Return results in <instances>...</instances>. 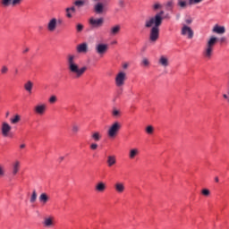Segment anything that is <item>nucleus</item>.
I'll return each mask as SVG.
<instances>
[{
    "label": "nucleus",
    "mask_w": 229,
    "mask_h": 229,
    "mask_svg": "<svg viewBox=\"0 0 229 229\" xmlns=\"http://www.w3.org/2000/svg\"><path fill=\"white\" fill-rule=\"evenodd\" d=\"M215 182H219V177H215Z\"/></svg>",
    "instance_id": "5fc2aeb1"
},
{
    "label": "nucleus",
    "mask_w": 229,
    "mask_h": 229,
    "mask_svg": "<svg viewBox=\"0 0 229 229\" xmlns=\"http://www.w3.org/2000/svg\"><path fill=\"white\" fill-rule=\"evenodd\" d=\"M64 157H59V162H64Z\"/></svg>",
    "instance_id": "864d4df0"
},
{
    "label": "nucleus",
    "mask_w": 229,
    "mask_h": 229,
    "mask_svg": "<svg viewBox=\"0 0 229 229\" xmlns=\"http://www.w3.org/2000/svg\"><path fill=\"white\" fill-rule=\"evenodd\" d=\"M146 131L148 135H151L153 133V131H155V129L153 128V126L148 125L146 128Z\"/></svg>",
    "instance_id": "72a5a7b5"
},
{
    "label": "nucleus",
    "mask_w": 229,
    "mask_h": 229,
    "mask_svg": "<svg viewBox=\"0 0 229 229\" xmlns=\"http://www.w3.org/2000/svg\"><path fill=\"white\" fill-rule=\"evenodd\" d=\"M20 169H21V162L20 161H15L13 164V166H12V174H13V176H15L17 174V173H19Z\"/></svg>",
    "instance_id": "f3484780"
},
{
    "label": "nucleus",
    "mask_w": 229,
    "mask_h": 229,
    "mask_svg": "<svg viewBox=\"0 0 229 229\" xmlns=\"http://www.w3.org/2000/svg\"><path fill=\"white\" fill-rule=\"evenodd\" d=\"M126 79V72L123 71L119 72L114 78L115 86L119 89H121V87H124Z\"/></svg>",
    "instance_id": "423d86ee"
},
{
    "label": "nucleus",
    "mask_w": 229,
    "mask_h": 229,
    "mask_svg": "<svg viewBox=\"0 0 229 229\" xmlns=\"http://www.w3.org/2000/svg\"><path fill=\"white\" fill-rule=\"evenodd\" d=\"M80 131V125H78L77 123H73L72 125V132L73 133V135H76V133H78Z\"/></svg>",
    "instance_id": "c85d7f7f"
},
{
    "label": "nucleus",
    "mask_w": 229,
    "mask_h": 229,
    "mask_svg": "<svg viewBox=\"0 0 229 229\" xmlns=\"http://www.w3.org/2000/svg\"><path fill=\"white\" fill-rule=\"evenodd\" d=\"M76 30H77L78 33H81V31H83V24L78 23L76 26Z\"/></svg>",
    "instance_id": "e433bc0d"
},
{
    "label": "nucleus",
    "mask_w": 229,
    "mask_h": 229,
    "mask_svg": "<svg viewBox=\"0 0 229 229\" xmlns=\"http://www.w3.org/2000/svg\"><path fill=\"white\" fill-rule=\"evenodd\" d=\"M112 115L114 117H121V111L117 110L116 108L113 109Z\"/></svg>",
    "instance_id": "2f4dec72"
},
{
    "label": "nucleus",
    "mask_w": 229,
    "mask_h": 229,
    "mask_svg": "<svg viewBox=\"0 0 229 229\" xmlns=\"http://www.w3.org/2000/svg\"><path fill=\"white\" fill-rule=\"evenodd\" d=\"M128 67H130V64H128V63H123V69L126 70V69H128Z\"/></svg>",
    "instance_id": "a18cd8bd"
},
{
    "label": "nucleus",
    "mask_w": 229,
    "mask_h": 229,
    "mask_svg": "<svg viewBox=\"0 0 229 229\" xmlns=\"http://www.w3.org/2000/svg\"><path fill=\"white\" fill-rule=\"evenodd\" d=\"M8 115H10V113H9V112L6 113V117H8Z\"/></svg>",
    "instance_id": "4d7b16f0"
},
{
    "label": "nucleus",
    "mask_w": 229,
    "mask_h": 229,
    "mask_svg": "<svg viewBox=\"0 0 229 229\" xmlns=\"http://www.w3.org/2000/svg\"><path fill=\"white\" fill-rule=\"evenodd\" d=\"M21 122V116L19 114H15L13 118H11L12 124H17Z\"/></svg>",
    "instance_id": "cd10ccee"
},
{
    "label": "nucleus",
    "mask_w": 229,
    "mask_h": 229,
    "mask_svg": "<svg viewBox=\"0 0 229 229\" xmlns=\"http://www.w3.org/2000/svg\"><path fill=\"white\" fill-rule=\"evenodd\" d=\"M28 51H30V48H26L23 53H28Z\"/></svg>",
    "instance_id": "6e6d98bb"
},
{
    "label": "nucleus",
    "mask_w": 229,
    "mask_h": 229,
    "mask_svg": "<svg viewBox=\"0 0 229 229\" xmlns=\"http://www.w3.org/2000/svg\"><path fill=\"white\" fill-rule=\"evenodd\" d=\"M30 203H35V201H37V191L36 190H34L33 191H32V195H31V197H30Z\"/></svg>",
    "instance_id": "7c9ffc66"
},
{
    "label": "nucleus",
    "mask_w": 229,
    "mask_h": 229,
    "mask_svg": "<svg viewBox=\"0 0 229 229\" xmlns=\"http://www.w3.org/2000/svg\"><path fill=\"white\" fill-rule=\"evenodd\" d=\"M12 131V126L8 123H3L2 124V135L3 137H8V134Z\"/></svg>",
    "instance_id": "4468645a"
},
{
    "label": "nucleus",
    "mask_w": 229,
    "mask_h": 229,
    "mask_svg": "<svg viewBox=\"0 0 229 229\" xmlns=\"http://www.w3.org/2000/svg\"><path fill=\"white\" fill-rule=\"evenodd\" d=\"M118 5L121 8H124V0H118Z\"/></svg>",
    "instance_id": "37998d69"
},
{
    "label": "nucleus",
    "mask_w": 229,
    "mask_h": 229,
    "mask_svg": "<svg viewBox=\"0 0 229 229\" xmlns=\"http://www.w3.org/2000/svg\"><path fill=\"white\" fill-rule=\"evenodd\" d=\"M43 225L44 226H47V227L53 226V218L52 217L45 218Z\"/></svg>",
    "instance_id": "bb28decb"
},
{
    "label": "nucleus",
    "mask_w": 229,
    "mask_h": 229,
    "mask_svg": "<svg viewBox=\"0 0 229 229\" xmlns=\"http://www.w3.org/2000/svg\"><path fill=\"white\" fill-rule=\"evenodd\" d=\"M106 164L108 167L115 165V164H117V159L115 158V156H108Z\"/></svg>",
    "instance_id": "4be33fe9"
},
{
    "label": "nucleus",
    "mask_w": 229,
    "mask_h": 229,
    "mask_svg": "<svg viewBox=\"0 0 229 229\" xmlns=\"http://www.w3.org/2000/svg\"><path fill=\"white\" fill-rule=\"evenodd\" d=\"M121 128H123L121 123H113L107 130V136L109 137V139H115V137H117V133H119V131H121Z\"/></svg>",
    "instance_id": "20e7f679"
},
{
    "label": "nucleus",
    "mask_w": 229,
    "mask_h": 229,
    "mask_svg": "<svg viewBox=\"0 0 229 229\" xmlns=\"http://www.w3.org/2000/svg\"><path fill=\"white\" fill-rule=\"evenodd\" d=\"M104 23L105 19L103 18L95 19L94 17H91L89 19V24L91 25V28H101Z\"/></svg>",
    "instance_id": "9d476101"
},
{
    "label": "nucleus",
    "mask_w": 229,
    "mask_h": 229,
    "mask_svg": "<svg viewBox=\"0 0 229 229\" xmlns=\"http://www.w3.org/2000/svg\"><path fill=\"white\" fill-rule=\"evenodd\" d=\"M181 35H182L183 37H187V38L191 39L194 37V30H192L191 27L183 25L181 30Z\"/></svg>",
    "instance_id": "6e6552de"
},
{
    "label": "nucleus",
    "mask_w": 229,
    "mask_h": 229,
    "mask_svg": "<svg viewBox=\"0 0 229 229\" xmlns=\"http://www.w3.org/2000/svg\"><path fill=\"white\" fill-rule=\"evenodd\" d=\"M57 101H58V98H56L55 95H52L48 99V102L50 103V105H55V103H56Z\"/></svg>",
    "instance_id": "c756f323"
},
{
    "label": "nucleus",
    "mask_w": 229,
    "mask_h": 229,
    "mask_svg": "<svg viewBox=\"0 0 229 229\" xmlns=\"http://www.w3.org/2000/svg\"><path fill=\"white\" fill-rule=\"evenodd\" d=\"M74 4H75V6H83L84 4H85V1L84 0H76L75 2H74Z\"/></svg>",
    "instance_id": "f704fd0d"
},
{
    "label": "nucleus",
    "mask_w": 229,
    "mask_h": 229,
    "mask_svg": "<svg viewBox=\"0 0 229 229\" xmlns=\"http://www.w3.org/2000/svg\"><path fill=\"white\" fill-rule=\"evenodd\" d=\"M16 72H19V71H18V70H16Z\"/></svg>",
    "instance_id": "13d9d810"
},
{
    "label": "nucleus",
    "mask_w": 229,
    "mask_h": 229,
    "mask_svg": "<svg viewBox=\"0 0 229 229\" xmlns=\"http://www.w3.org/2000/svg\"><path fill=\"white\" fill-rule=\"evenodd\" d=\"M220 42H222V43H223V42H226V38H225V37L221 38H220Z\"/></svg>",
    "instance_id": "8fccbe9b"
},
{
    "label": "nucleus",
    "mask_w": 229,
    "mask_h": 229,
    "mask_svg": "<svg viewBox=\"0 0 229 229\" xmlns=\"http://www.w3.org/2000/svg\"><path fill=\"white\" fill-rule=\"evenodd\" d=\"M66 12H76V8L74 6L66 8Z\"/></svg>",
    "instance_id": "c03bdc74"
},
{
    "label": "nucleus",
    "mask_w": 229,
    "mask_h": 229,
    "mask_svg": "<svg viewBox=\"0 0 229 229\" xmlns=\"http://www.w3.org/2000/svg\"><path fill=\"white\" fill-rule=\"evenodd\" d=\"M140 153V152L139 148H131L129 151V158L131 160H133L136 157H139Z\"/></svg>",
    "instance_id": "6ab92c4d"
},
{
    "label": "nucleus",
    "mask_w": 229,
    "mask_h": 229,
    "mask_svg": "<svg viewBox=\"0 0 229 229\" xmlns=\"http://www.w3.org/2000/svg\"><path fill=\"white\" fill-rule=\"evenodd\" d=\"M0 4L3 8H8V6H13V0H0Z\"/></svg>",
    "instance_id": "393cba45"
},
{
    "label": "nucleus",
    "mask_w": 229,
    "mask_h": 229,
    "mask_svg": "<svg viewBox=\"0 0 229 229\" xmlns=\"http://www.w3.org/2000/svg\"><path fill=\"white\" fill-rule=\"evenodd\" d=\"M91 139H93L95 142H99V140H101V133L99 131L93 132Z\"/></svg>",
    "instance_id": "a878e982"
},
{
    "label": "nucleus",
    "mask_w": 229,
    "mask_h": 229,
    "mask_svg": "<svg viewBox=\"0 0 229 229\" xmlns=\"http://www.w3.org/2000/svg\"><path fill=\"white\" fill-rule=\"evenodd\" d=\"M39 202L41 205H46L47 201H49V196L47 193H41L38 198Z\"/></svg>",
    "instance_id": "5701e85b"
},
{
    "label": "nucleus",
    "mask_w": 229,
    "mask_h": 229,
    "mask_svg": "<svg viewBox=\"0 0 229 229\" xmlns=\"http://www.w3.org/2000/svg\"><path fill=\"white\" fill-rule=\"evenodd\" d=\"M164 11H160L156 13L154 16H150L147 18L144 21V28L149 30V42H157L158 38H160V27L162 26V22H164V19H171V15L169 13L164 15Z\"/></svg>",
    "instance_id": "f257e3e1"
},
{
    "label": "nucleus",
    "mask_w": 229,
    "mask_h": 229,
    "mask_svg": "<svg viewBox=\"0 0 229 229\" xmlns=\"http://www.w3.org/2000/svg\"><path fill=\"white\" fill-rule=\"evenodd\" d=\"M90 149H92L93 151H96V149H98V144L97 143H92L90 145Z\"/></svg>",
    "instance_id": "79ce46f5"
},
{
    "label": "nucleus",
    "mask_w": 229,
    "mask_h": 229,
    "mask_svg": "<svg viewBox=\"0 0 229 229\" xmlns=\"http://www.w3.org/2000/svg\"><path fill=\"white\" fill-rule=\"evenodd\" d=\"M46 108H47L46 104L37 105L34 107V112L35 114H38V115H44V114H46Z\"/></svg>",
    "instance_id": "ddd939ff"
},
{
    "label": "nucleus",
    "mask_w": 229,
    "mask_h": 229,
    "mask_svg": "<svg viewBox=\"0 0 229 229\" xmlns=\"http://www.w3.org/2000/svg\"><path fill=\"white\" fill-rule=\"evenodd\" d=\"M95 51L97 55L102 56L103 55L106 54V51H108V44L100 43L96 45Z\"/></svg>",
    "instance_id": "1a4fd4ad"
},
{
    "label": "nucleus",
    "mask_w": 229,
    "mask_h": 229,
    "mask_svg": "<svg viewBox=\"0 0 229 229\" xmlns=\"http://www.w3.org/2000/svg\"><path fill=\"white\" fill-rule=\"evenodd\" d=\"M24 89L25 90L29 93L31 94V91L33 90V83L31 81H28L25 84H24Z\"/></svg>",
    "instance_id": "b1692460"
},
{
    "label": "nucleus",
    "mask_w": 229,
    "mask_h": 229,
    "mask_svg": "<svg viewBox=\"0 0 229 229\" xmlns=\"http://www.w3.org/2000/svg\"><path fill=\"white\" fill-rule=\"evenodd\" d=\"M217 44V38L212 36L207 42L206 47L203 50V56L208 60L212 58V55L214 54V46Z\"/></svg>",
    "instance_id": "7ed1b4c3"
},
{
    "label": "nucleus",
    "mask_w": 229,
    "mask_h": 229,
    "mask_svg": "<svg viewBox=\"0 0 229 229\" xmlns=\"http://www.w3.org/2000/svg\"><path fill=\"white\" fill-rule=\"evenodd\" d=\"M114 189L117 194H123L124 191H126V186L124 185V182H116L114 185Z\"/></svg>",
    "instance_id": "f8f14e48"
},
{
    "label": "nucleus",
    "mask_w": 229,
    "mask_h": 229,
    "mask_svg": "<svg viewBox=\"0 0 229 229\" xmlns=\"http://www.w3.org/2000/svg\"><path fill=\"white\" fill-rule=\"evenodd\" d=\"M226 29L225 27H221L219 25H216L213 28V33H217L218 35H223L224 33H225Z\"/></svg>",
    "instance_id": "412c9836"
},
{
    "label": "nucleus",
    "mask_w": 229,
    "mask_h": 229,
    "mask_svg": "<svg viewBox=\"0 0 229 229\" xmlns=\"http://www.w3.org/2000/svg\"><path fill=\"white\" fill-rule=\"evenodd\" d=\"M166 6H167L168 8H173V2H168V3L166 4Z\"/></svg>",
    "instance_id": "09e8293b"
},
{
    "label": "nucleus",
    "mask_w": 229,
    "mask_h": 229,
    "mask_svg": "<svg viewBox=\"0 0 229 229\" xmlns=\"http://www.w3.org/2000/svg\"><path fill=\"white\" fill-rule=\"evenodd\" d=\"M23 0H13V6H17L22 3Z\"/></svg>",
    "instance_id": "ea45409f"
},
{
    "label": "nucleus",
    "mask_w": 229,
    "mask_h": 229,
    "mask_svg": "<svg viewBox=\"0 0 229 229\" xmlns=\"http://www.w3.org/2000/svg\"><path fill=\"white\" fill-rule=\"evenodd\" d=\"M201 194H203V196H210V191L208 189H203Z\"/></svg>",
    "instance_id": "4c0bfd02"
},
{
    "label": "nucleus",
    "mask_w": 229,
    "mask_h": 229,
    "mask_svg": "<svg viewBox=\"0 0 229 229\" xmlns=\"http://www.w3.org/2000/svg\"><path fill=\"white\" fill-rule=\"evenodd\" d=\"M109 33L112 37H115V35H119V33H121V25L116 24L111 27Z\"/></svg>",
    "instance_id": "2eb2a0df"
},
{
    "label": "nucleus",
    "mask_w": 229,
    "mask_h": 229,
    "mask_svg": "<svg viewBox=\"0 0 229 229\" xmlns=\"http://www.w3.org/2000/svg\"><path fill=\"white\" fill-rule=\"evenodd\" d=\"M162 8V4H160L159 3H156L152 5V9L154 10V12H157V10H161Z\"/></svg>",
    "instance_id": "473e14b6"
},
{
    "label": "nucleus",
    "mask_w": 229,
    "mask_h": 229,
    "mask_svg": "<svg viewBox=\"0 0 229 229\" xmlns=\"http://www.w3.org/2000/svg\"><path fill=\"white\" fill-rule=\"evenodd\" d=\"M99 1L101 0H92L93 3H96V4L93 6V10L98 15H101L102 13H105V12H106V7L105 6V4Z\"/></svg>",
    "instance_id": "0eeeda50"
},
{
    "label": "nucleus",
    "mask_w": 229,
    "mask_h": 229,
    "mask_svg": "<svg viewBox=\"0 0 229 229\" xmlns=\"http://www.w3.org/2000/svg\"><path fill=\"white\" fill-rule=\"evenodd\" d=\"M20 148H21V149H24V148H26V144L20 145Z\"/></svg>",
    "instance_id": "603ef678"
},
{
    "label": "nucleus",
    "mask_w": 229,
    "mask_h": 229,
    "mask_svg": "<svg viewBox=\"0 0 229 229\" xmlns=\"http://www.w3.org/2000/svg\"><path fill=\"white\" fill-rule=\"evenodd\" d=\"M223 98H224V99H227V101H228V99H229V96L226 95V94H224V95H223Z\"/></svg>",
    "instance_id": "3c124183"
},
{
    "label": "nucleus",
    "mask_w": 229,
    "mask_h": 229,
    "mask_svg": "<svg viewBox=\"0 0 229 229\" xmlns=\"http://www.w3.org/2000/svg\"><path fill=\"white\" fill-rule=\"evenodd\" d=\"M95 189L97 192H105L106 191V184L103 182H99L96 186Z\"/></svg>",
    "instance_id": "aec40b11"
},
{
    "label": "nucleus",
    "mask_w": 229,
    "mask_h": 229,
    "mask_svg": "<svg viewBox=\"0 0 229 229\" xmlns=\"http://www.w3.org/2000/svg\"><path fill=\"white\" fill-rule=\"evenodd\" d=\"M141 64L144 65V67H148L149 65V60L146 57H144L141 61Z\"/></svg>",
    "instance_id": "c9c22d12"
},
{
    "label": "nucleus",
    "mask_w": 229,
    "mask_h": 229,
    "mask_svg": "<svg viewBox=\"0 0 229 229\" xmlns=\"http://www.w3.org/2000/svg\"><path fill=\"white\" fill-rule=\"evenodd\" d=\"M66 65L71 74L74 76L76 80L81 78L87 72V66L80 67V64L76 63V55L69 54L66 56Z\"/></svg>",
    "instance_id": "f03ea898"
},
{
    "label": "nucleus",
    "mask_w": 229,
    "mask_h": 229,
    "mask_svg": "<svg viewBox=\"0 0 229 229\" xmlns=\"http://www.w3.org/2000/svg\"><path fill=\"white\" fill-rule=\"evenodd\" d=\"M158 64L161 67H169V58L165 55H161L158 60Z\"/></svg>",
    "instance_id": "dca6fc26"
},
{
    "label": "nucleus",
    "mask_w": 229,
    "mask_h": 229,
    "mask_svg": "<svg viewBox=\"0 0 229 229\" xmlns=\"http://www.w3.org/2000/svg\"><path fill=\"white\" fill-rule=\"evenodd\" d=\"M58 26V20L56 18H52L48 21V23L47 25V29L50 33H53V31L56 30V28Z\"/></svg>",
    "instance_id": "9b49d317"
},
{
    "label": "nucleus",
    "mask_w": 229,
    "mask_h": 229,
    "mask_svg": "<svg viewBox=\"0 0 229 229\" xmlns=\"http://www.w3.org/2000/svg\"><path fill=\"white\" fill-rule=\"evenodd\" d=\"M203 0H177V6L181 10H185L187 6H192V4H199Z\"/></svg>",
    "instance_id": "39448f33"
},
{
    "label": "nucleus",
    "mask_w": 229,
    "mask_h": 229,
    "mask_svg": "<svg viewBox=\"0 0 229 229\" xmlns=\"http://www.w3.org/2000/svg\"><path fill=\"white\" fill-rule=\"evenodd\" d=\"M66 17H68V19H72V14H71L70 12H66Z\"/></svg>",
    "instance_id": "49530a36"
},
{
    "label": "nucleus",
    "mask_w": 229,
    "mask_h": 229,
    "mask_svg": "<svg viewBox=\"0 0 229 229\" xmlns=\"http://www.w3.org/2000/svg\"><path fill=\"white\" fill-rule=\"evenodd\" d=\"M186 24H192V19L185 20Z\"/></svg>",
    "instance_id": "de8ad7c7"
},
{
    "label": "nucleus",
    "mask_w": 229,
    "mask_h": 229,
    "mask_svg": "<svg viewBox=\"0 0 229 229\" xmlns=\"http://www.w3.org/2000/svg\"><path fill=\"white\" fill-rule=\"evenodd\" d=\"M89 51V45L82 43L77 46V53H87Z\"/></svg>",
    "instance_id": "a211bd4d"
},
{
    "label": "nucleus",
    "mask_w": 229,
    "mask_h": 229,
    "mask_svg": "<svg viewBox=\"0 0 229 229\" xmlns=\"http://www.w3.org/2000/svg\"><path fill=\"white\" fill-rule=\"evenodd\" d=\"M5 172H4V165H0V176H4Z\"/></svg>",
    "instance_id": "58836bf2"
},
{
    "label": "nucleus",
    "mask_w": 229,
    "mask_h": 229,
    "mask_svg": "<svg viewBox=\"0 0 229 229\" xmlns=\"http://www.w3.org/2000/svg\"><path fill=\"white\" fill-rule=\"evenodd\" d=\"M6 72H8V67H6V66H2V68H1V73L2 74H6Z\"/></svg>",
    "instance_id": "a19ab883"
}]
</instances>
